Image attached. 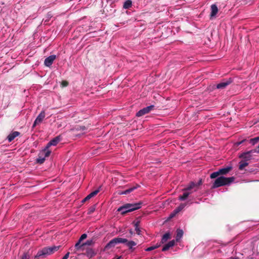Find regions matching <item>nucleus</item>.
<instances>
[{
	"label": "nucleus",
	"mask_w": 259,
	"mask_h": 259,
	"mask_svg": "<svg viewBox=\"0 0 259 259\" xmlns=\"http://www.w3.org/2000/svg\"><path fill=\"white\" fill-rule=\"evenodd\" d=\"M235 178L234 177L226 178L223 176L218 177L215 179L212 188H217L221 186H228L234 182Z\"/></svg>",
	"instance_id": "1"
},
{
	"label": "nucleus",
	"mask_w": 259,
	"mask_h": 259,
	"mask_svg": "<svg viewBox=\"0 0 259 259\" xmlns=\"http://www.w3.org/2000/svg\"><path fill=\"white\" fill-rule=\"evenodd\" d=\"M59 248V246H54L52 247H47L39 250L36 255L34 256L35 259L45 256L47 255H50L57 251Z\"/></svg>",
	"instance_id": "2"
},
{
	"label": "nucleus",
	"mask_w": 259,
	"mask_h": 259,
	"mask_svg": "<svg viewBox=\"0 0 259 259\" xmlns=\"http://www.w3.org/2000/svg\"><path fill=\"white\" fill-rule=\"evenodd\" d=\"M127 242V239L125 238H122L116 237L111 240L105 246L104 250H108L111 248H114L116 245L118 243H125Z\"/></svg>",
	"instance_id": "3"
},
{
	"label": "nucleus",
	"mask_w": 259,
	"mask_h": 259,
	"mask_svg": "<svg viewBox=\"0 0 259 259\" xmlns=\"http://www.w3.org/2000/svg\"><path fill=\"white\" fill-rule=\"evenodd\" d=\"M255 150L254 149L251 150L246 152L242 153L239 157L242 159L241 162H246L253 158L255 156Z\"/></svg>",
	"instance_id": "4"
},
{
	"label": "nucleus",
	"mask_w": 259,
	"mask_h": 259,
	"mask_svg": "<svg viewBox=\"0 0 259 259\" xmlns=\"http://www.w3.org/2000/svg\"><path fill=\"white\" fill-rule=\"evenodd\" d=\"M51 153V152L49 150V147L46 146L44 150L39 152L36 162H44L46 160V158L50 155Z\"/></svg>",
	"instance_id": "5"
},
{
	"label": "nucleus",
	"mask_w": 259,
	"mask_h": 259,
	"mask_svg": "<svg viewBox=\"0 0 259 259\" xmlns=\"http://www.w3.org/2000/svg\"><path fill=\"white\" fill-rule=\"evenodd\" d=\"M126 204L125 208L127 209L129 212L132 211L141 207V202L137 203H127Z\"/></svg>",
	"instance_id": "6"
},
{
	"label": "nucleus",
	"mask_w": 259,
	"mask_h": 259,
	"mask_svg": "<svg viewBox=\"0 0 259 259\" xmlns=\"http://www.w3.org/2000/svg\"><path fill=\"white\" fill-rule=\"evenodd\" d=\"M154 108L153 105H150L146 107H145L141 110H140L137 113L136 116L137 117H141L146 114L148 113L151 110H152Z\"/></svg>",
	"instance_id": "7"
},
{
	"label": "nucleus",
	"mask_w": 259,
	"mask_h": 259,
	"mask_svg": "<svg viewBox=\"0 0 259 259\" xmlns=\"http://www.w3.org/2000/svg\"><path fill=\"white\" fill-rule=\"evenodd\" d=\"M45 117V112L44 111H41V112L38 114V115L36 118L33 125L32 127H34L36 125L40 124L44 119Z\"/></svg>",
	"instance_id": "8"
},
{
	"label": "nucleus",
	"mask_w": 259,
	"mask_h": 259,
	"mask_svg": "<svg viewBox=\"0 0 259 259\" xmlns=\"http://www.w3.org/2000/svg\"><path fill=\"white\" fill-rule=\"evenodd\" d=\"M56 58V56L55 55H51V56H49L48 57L46 58L45 60V62H44L45 65L47 67L51 66L52 65L54 61L55 60Z\"/></svg>",
	"instance_id": "9"
},
{
	"label": "nucleus",
	"mask_w": 259,
	"mask_h": 259,
	"mask_svg": "<svg viewBox=\"0 0 259 259\" xmlns=\"http://www.w3.org/2000/svg\"><path fill=\"white\" fill-rule=\"evenodd\" d=\"M61 140L60 136H57L51 140L47 144V147H50L51 146H56Z\"/></svg>",
	"instance_id": "10"
},
{
	"label": "nucleus",
	"mask_w": 259,
	"mask_h": 259,
	"mask_svg": "<svg viewBox=\"0 0 259 259\" xmlns=\"http://www.w3.org/2000/svg\"><path fill=\"white\" fill-rule=\"evenodd\" d=\"M20 133L19 132H13L10 133L7 137V139L9 142H12L15 138L19 136Z\"/></svg>",
	"instance_id": "11"
},
{
	"label": "nucleus",
	"mask_w": 259,
	"mask_h": 259,
	"mask_svg": "<svg viewBox=\"0 0 259 259\" xmlns=\"http://www.w3.org/2000/svg\"><path fill=\"white\" fill-rule=\"evenodd\" d=\"M231 82V81L230 80L221 82L217 84L216 88L218 89H223L228 85Z\"/></svg>",
	"instance_id": "12"
},
{
	"label": "nucleus",
	"mask_w": 259,
	"mask_h": 259,
	"mask_svg": "<svg viewBox=\"0 0 259 259\" xmlns=\"http://www.w3.org/2000/svg\"><path fill=\"white\" fill-rule=\"evenodd\" d=\"M175 244V241L174 240L170 241L168 243L166 244L163 247L162 251H165L167 250L170 247H172Z\"/></svg>",
	"instance_id": "13"
},
{
	"label": "nucleus",
	"mask_w": 259,
	"mask_h": 259,
	"mask_svg": "<svg viewBox=\"0 0 259 259\" xmlns=\"http://www.w3.org/2000/svg\"><path fill=\"white\" fill-rule=\"evenodd\" d=\"M232 168L231 166H228L226 167L219 169L221 175H226L228 173Z\"/></svg>",
	"instance_id": "14"
},
{
	"label": "nucleus",
	"mask_w": 259,
	"mask_h": 259,
	"mask_svg": "<svg viewBox=\"0 0 259 259\" xmlns=\"http://www.w3.org/2000/svg\"><path fill=\"white\" fill-rule=\"evenodd\" d=\"M218 12V9L216 5L213 4L211 6V13L210 16L211 17L215 16Z\"/></svg>",
	"instance_id": "15"
},
{
	"label": "nucleus",
	"mask_w": 259,
	"mask_h": 259,
	"mask_svg": "<svg viewBox=\"0 0 259 259\" xmlns=\"http://www.w3.org/2000/svg\"><path fill=\"white\" fill-rule=\"evenodd\" d=\"M95 254H96V253L94 251V250L92 248H88L87 249L86 252L85 253V255H86L87 256V257H88L89 258H91V257H93L95 255Z\"/></svg>",
	"instance_id": "16"
},
{
	"label": "nucleus",
	"mask_w": 259,
	"mask_h": 259,
	"mask_svg": "<svg viewBox=\"0 0 259 259\" xmlns=\"http://www.w3.org/2000/svg\"><path fill=\"white\" fill-rule=\"evenodd\" d=\"M139 187V185H137V186L136 187H133L131 188H129L125 191H123L120 193H119L121 195H126V194H127L131 192H132V191H133L134 190H135L136 189H137L138 187Z\"/></svg>",
	"instance_id": "17"
},
{
	"label": "nucleus",
	"mask_w": 259,
	"mask_h": 259,
	"mask_svg": "<svg viewBox=\"0 0 259 259\" xmlns=\"http://www.w3.org/2000/svg\"><path fill=\"white\" fill-rule=\"evenodd\" d=\"M126 243L127 246L128 247L130 250H131L133 251L134 248H133V247L136 246L137 245V243L134 241H128L127 242H125Z\"/></svg>",
	"instance_id": "18"
},
{
	"label": "nucleus",
	"mask_w": 259,
	"mask_h": 259,
	"mask_svg": "<svg viewBox=\"0 0 259 259\" xmlns=\"http://www.w3.org/2000/svg\"><path fill=\"white\" fill-rule=\"evenodd\" d=\"M80 242H79V241H78L75 244V248L76 251L83 250L84 249L83 247L85 246V244L82 243V244H80Z\"/></svg>",
	"instance_id": "19"
},
{
	"label": "nucleus",
	"mask_w": 259,
	"mask_h": 259,
	"mask_svg": "<svg viewBox=\"0 0 259 259\" xmlns=\"http://www.w3.org/2000/svg\"><path fill=\"white\" fill-rule=\"evenodd\" d=\"M183 235V231L182 230L178 229L177 231V235L176 237V240L177 241H179V240L182 237Z\"/></svg>",
	"instance_id": "20"
},
{
	"label": "nucleus",
	"mask_w": 259,
	"mask_h": 259,
	"mask_svg": "<svg viewBox=\"0 0 259 259\" xmlns=\"http://www.w3.org/2000/svg\"><path fill=\"white\" fill-rule=\"evenodd\" d=\"M132 6V2L131 0H126L123 4V8L125 9H127L131 8Z\"/></svg>",
	"instance_id": "21"
},
{
	"label": "nucleus",
	"mask_w": 259,
	"mask_h": 259,
	"mask_svg": "<svg viewBox=\"0 0 259 259\" xmlns=\"http://www.w3.org/2000/svg\"><path fill=\"white\" fill-rule=\"evenodd\" d=\"M191 193V192H185L183 193L182 195L179 196V200L181 201H184L187 198L189 195Z\"/></svg>",
	"instance_id": "22"
},
{
	"label": "nucleus",
	"mask_w": 259,
	"mask_h": 259,
	"mask_svg": "<svg viewBox=\"0 0 259 259\" xmlns=\"http://www.w3.org/2000/svg\"><path fill=\"white\" fill-rule=\"evenodd\" d=\"M187 203H181L175 210V213H178L181 211L186 206Z\"/></svg>",
	"instance_id": "23"
},
{
	"label": "nucleus",
	"mask_w": 259,
	"mask_h": 259,
	"mask_svg": "<svg viewBox=\"0 0 259 259\" xmlns=\"http://www.w3.org/2000/svg\"><path fill=\"white\" fill-rule=\"evenodd\" d=\"M196 187H197V184L194 182H191L190 183L189 185L187 187L184 189V190L190 191Z\"/></svg>",
	"instance_id": "24"
},
{
	"label": "nucleus",
	"mask_w": 259,
	"mask_h": 259,
	"mask_svg": "<svg viewBox=\"0 0 259 259\" xmlns=\"http://www.w3.org/2000/svg\"><path fill=\"white\" fill-rule=\"evenodd\" d=\"M170 238V234L169 233H166L164 234L162 238L161 242L163 243L165 242L168 239Z\"/></svg>",
	"instance_id": "25"
},
{
	"label": "nucleus",
	"mask_w": 259,
	"mask_h": 259,
	"mask_svg": "<svg viewBox=\"0 0 259 259\" xmlns=\"http://www.w3.org/2000/svg\"><path fill=\"white\" fill-rule=\"evenodd\" d=\"M126 207V204L120 207L118 209V211H120L121 212L122 214H124L126 212H129L128 210H127V209L125 208V207Z\"/></svg>",
	"instance_id": "26"
},
{
	"label": "nucleus",
	"mask_w": 259,
	"mask_h": 259,
	"mask_svg": "<svg viewBox=\"0 0 259 259\" xmlns=\"http://www.w3.org/2000/svg\"><path fill=\"white\" fill-rule=\"evenodd\" d=\"M259 141V137L251 139L249 140V143L252 145H254Z\"/></svg>",
	"instance_id": "27"
},
{
	"label": "nucleus",
	"mask_w": 259,
	"mask_h": 259,
	"mask_svg": "<svg viewBox=\"0 0 259 259\" xmlns=\"http://www.w3.org/2000/svg\"><path fill=\"white\" fill-rule=\"evenodd\" d=\"M219 175H221V174L220 172V170H219L218 171L212 172L210 175V177L211 179H214L218 177Z\"/></svg>",
	"instance_id": "28"
},
{
	"label": "nucleus",
	"mask_w": 259,
	"mask_h": 259,
	"mask_svg": "<svg viewBox=\"0 0 259 259\" xmlns=\"http://www.w3.org/2000/svg\"><path fill=\"white\" fill-rule=\"evenodd\" d=\"M219 175H221V174L220 172V170H219L218 171L212 172L210 175V177L211 179H214L218 177Z\"/></svg>",
	"instance_id": "29"
},
{
	"label": "nucleus",
	"mask_w": 259,
	"mask_h": 259,
	"mask_svg": "<svg viewBox=\"0 0 259 259\" xmlns=\"http://www.w3.org/2000/svg\"><path fill=\"white\" fill-rule=\"evenodd\" d=\"M99 191H100V188L92 192L88 195L91 198L94 197L95 196H96L99 192Z\"/></svg>",
	"instance_id": "30"
},
{
	"label": "nucleus",
	"mask_w": 259,
	"mask_h": 259,
	"mask_svg": "<svg viewBox=\"0 0 259 259\" xmlns=\"http://www.w3.org/2000/svg\"><path fill=\"white\" fill-rule=\"evenodd\" d=\"M74 130L77 131H84L87 130V127L85 126H77L75 127Z\"/></svg>",
	"instance_id": "31"
},
{
	"label": "nucleus",
	"mask_w": 259,
	"mask_h": 259,
	"mask_svg": "<svg viewBox=\"0 0 259 259\" xmlns=\"http://www.w3.org/2000/svg\"><path fill=\"white\" fill-rule=\"evenodd\" d=\"M160 245H154V246H150V247L147 248L146 249V250L147 251H150L153 250L156 248H157Z\"/></svg>",
	"instance_id": "32"
},
{
	"label": "nucleus",
	"mask_w": 259,
	"mask_h": 259,
	"mask_svg": "<svg viewBox=\"0 0 259 259\" xmlns=\"http://www.w3.org/2000/svg\"><path fill=\"white\" fill-rule=\"evenodd\" d=\"M248 164V163H242L239 167L240 170H242L244 167L247 166Z\"/></svg>",
	"instance_id": "33"
},
{
	"label": "nucleus",
	"mask_w": 259,
	"mask_h": 259,
	"mask_svg": "<svg viewBox=\"0 0 259 259\" xmlns=\"http://www.w3.org/2000/svg\"><path fill=\"white\" fill-rule=\"evenodd\" d=\"M135 230H136L137 234H138L139 235H142V231L140 230V229L138 227H136V228H135Z\"/></svg>",
	"instance_id": "34"
},
{
	"label": "nucleus",
	"mask_w": 259,
	"mask_h": 259,
	"mask_svg": "<svg viewBox=\"0 0 259 259\" xmlns=\"http://www.w3.org/2000/svg\"><path fill=\"white\" fill-rule=\"evenodd\" d=\"M87 237V235L86 234H83L80 237L78 241L79 242H81L82 240L85 239Z\"/></svg>",
	"instance_id": "35"
},
{
	"label": "nucleus",
	"mask_w": 259,
	"mask_h": 259,
	"mask_svg": "<svg viewBox=\"0 0 259 259\" xmlns=\"http://www.w3.org/2000/svg\"><path fill=\"white\" fill-rule=\"evenodd\" d=\"M21 259H29V256L27 253L25 252L23 254Z\"/></svg>",
	"instance_id": "36"
},
{
	"label": "nucleus",
	"mask_w": 259,
	"mask_h": 259,
	"mask_svg": "<svg viewBox=\"0 0 259 259\" xmlns=\"http://www.w3.org/2000/svg\"><path fill=\"white\" fill-rule=\"evenodd\" d=\"M93 243V241L92 240H88L86 241L85 243H84V244H85V245H92V244Z\"/></svg>",
	"instance_id": "37"
},
{
	"label": "nucleus",
	"mask_w": 259,
	"mask_h": 259,
	"mask_svg": "<svg viewBox=\"0 0 259 259\" xmlns=\"http://www.w3.org/2000/svg\"><path fill=\"white\" fill-rule=\"evenodd\" d=\"M68 83L66 81H63L61 83V85L62 87H66L68 85Z\"/></svg>",
	"instance_id": "38"
},
{
	"label": "nucleus",
	"mask_w": 259,
	"mask_h": 259,
	"mask_svg": "<svg viewBox=\"0 0 259 259\" xmlns=\"http://www.w3.org/2000/svg\"><path fill=\"white\" fill-rule=\"evenodd\" d=\"M95 210V207L94 206L90 208L89 213H92V212H93Z\"/></svg>",
	"instance_id": "39"
},
{
	"label": "nucleus",
	"mask_w": 259,
	"mask_h": 259,
	"mask_svg": "<svg viewBox=\"0 0 259 259\" xmlns=\"http://www.w3.org/2000/svg\"><path fill=\"white\" fill-rule=\"evenodd\" d=\"M69 252H67V253H66V254L63 256V257L62 258V259H67L68 257H69Z\"/></svg>",
	"instance_id": "40"
},
{
	"label": "nucleus",
	"mask_w": 259,
	"mask_h": 259,
	"mask_svg": "<svg viewBox=\"0 0 259 259\" xmlns=\"http://www.w3.org/2000/svg\"><path fill=\"white\" fill-rule=\"evenodd\" d=\"M177 213H175V210H174V211L170 214L169 218H172L174 217Z\"/></svg>",
	"instance_id": "41"
},
{
	"label": "nucleus",
	"mask_w": 259,
	"mask_h": 259,
	"mask_svg": "<svg viewBox=\"0 0 259 259\" xmlns=\"http://www.w3.org/2000/svg\"><path fill=\"white\" fill-rule=\"evenodd\" d=\"M245 141V140H242L241 141H240V142H237L236 143V145L237 146H239L240 145H241L242 143H243L244 141Z\"/></svg>",
	"instance_id": "42"
},
{
	"label": "nucleus",
	"mask_w": 259,
	"mask_h": 259,
	"mask_svg": "<svg viewBox=\"0 0 259 259\" xmlns=\"http://www.w3.org/2000/svg\"><path fill=\"white\" fill-rule=\"evenodd\" d=\"M254 150H255V153H259V145L256 147V148L254 149Z\"/></svg>",
	"instance_id": "43"
},
{
	"label": "nucleus",
	"mask_w": 259,
	"mask_h": 259,
	"mask_svg": "<svg viewBox=\"0 0 259 259\" xmlns=\"http://www.w3.org/2000/svg\"><path fill=\"white\" fill-rule=\"evenodd\" d=\"M91 198L89 196V195H88L87 196H86L85 198H84V199L85 200V201L89 200V199H90Z\"/></svg>",
	"instance_id": "44"
},
{
	"label": "nucleus",
	"mask_w": 259,
	"mask_h": 259,
	"mask_svg": "<svg viewBox=\"0 0 259 259\" xmlns=\"http://www.w3.org/2000/svg\"><path fill=\"white\" fill-rule=\"evenodd\" d=\"M91 198L89 196V195H88L87 196H86L85 198H84V199L85 200V201L89 200V199H90Z\"/></svg>",
	"instance_id": "45"
},
{
	"label": "nucleus",
	"mask_w": 259,
	"mask_h": 259,
	"mask_svg": "<svg viewBox=\"0 0 259 259\" xmlns=\"http://www.w3.org/2000/svg\"><path fill=\"white\" fill-rule=\"evenodd\" d=\"M139 223H140V222L139 221L137 222L136 223V224H135V228H136V227H139Z\"/></svg>",
	"instance_id": "46"
},
{
	"label": "nucleus",
	"mask_w": 259,
	"mask_h": 259,
	"mask_svg": "<svg viewBox=\"0 0 259 259\" xmlns=\"http://www.w3.org/2000/svg\"><path fill=\"white\" fill-rule=\"evenodd\" d=\"M201 183H202V182H201V180H200V181H199V182H198V183H196V184H197V187H198V186H199L200 185H201Z\"/></svg>",
	"instance_id": "47"
},
{
	"label": "nucleus",
	"mask_w": 259,
	"mask_h": 259,
	"mask_svg": "<svg viewBox=\"0 0 259 259\" xmlns=\"http://www.w3.org/2000/svg\"><path fill=\"white\" fill-rule=\"evenodd\" d=\"M130 233L131 234V235H133V231H132V230H130Z\"/></svg>",
	"instance_id": "48"
},
{
	"label": "nucleus",
	"mask_w": 259,
	"mask_h": 259,
	"mask_svg": "<svg viewBox=\"0 0 259 259\" xmlns=\"http://www.w3.org/2000/svg\"><path fill=\"white\" fill-rule=\"evenodd\" d=\"M120 258H121V256H118V257H116H116H114V258H113V259H120Z\"/></svg>",
	"instance_id": "49"
},
{
	"label": "nucleus",
	"mask_w": 259,
	"mask_h": 259,
	"mask_svg": "<svg viewBox=\"0 0 259 259\" xmlns=\"http://www.w3.org/2000/svg\"><path fill=\"white\" fill-rule=\"evenodd\" d=\"M84 202H85V200L84 199V198L82 200V203H84Z\"/></svg>",
	"instance_id": "50"
}]
</instances>
